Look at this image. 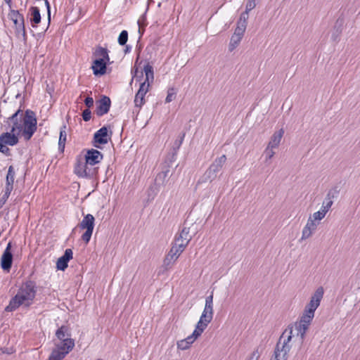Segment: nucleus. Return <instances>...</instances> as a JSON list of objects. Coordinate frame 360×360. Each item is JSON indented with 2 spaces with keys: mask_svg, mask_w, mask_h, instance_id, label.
Returning a JSON list of instances; mask_svg holds the SVG:
<instances>
[{
  "mask_svg": "<svg viewBox=\"0 0 360 360\" xmlns=\"http://www.w3.org/2000/svg\"><path fill=\"white\" fill-rule=\"evenodd\" d=\"M56 336L59 342H54L55 347L47 360H63L75 347V341L71 338L68 326H60L56 330Z\"/></svg>",
  "mask_w": 360,
  "mask_h": 360,
  "instance_id": "obj_1",
  "label": "nucleus"
},
{
  "mask_svg": "<svg viewBox=\"0 0 360 360\" xmlns=\"http://www.w3.org/2000/svg\"><path fill=\"white\" fill-rule=\"evenodd\" d=\"M36 295V286L32 281L26 282L18 291L17 294L11 299L9 304L6 307V311H13L19 307L23 305L30 307Z\"/></svg>",
  "mask_w": 360,
  "mask_h": 360,
  "instance_id": "obj_2",
  "label": "nucleus"
},
{
  "mask_svg": "<svg viewBox=\"0 0 360 360\" xmlns=\"http://www.w3.org/2000/svg\"><path fill=\"white\" fill-rule=\"evenodd\" d=\"M293 327L288 326L280 336L274 349L273 356L270 360H287L291 349L290 342L293 337Z\"/></svg>",
  "mask_w": 360,
  "mask_h": 360,
  "instance_id": "obj_3",
  "label": "nucleus"
},
{
  "mask_svg": "<svg viewBox=\"0 0 360 360\" xmlns=\"http://www.w3.org/2000/svg\"><path fill=\"white\" fill-rule=\"evenodd\" d=\"M324 294V289L322 286L319 287L311 295L309 302L305 306L302 316L306 319L313 320L315 311L319 307Z\"/></svg>",
  "mask_w": 360,
  "mask_h": 360,
  "instance_id": "obj_4",
  "label": "nucleus"
},
{
  "mask_svg": "<svg viewBox=\"0 0 360 360\" xmlns=\"http://www.w3.org/2000/svg\"><path fill=\"white\" fill-rule=\"evenodd\" d=\"M37 121L36 114L31 110H26L22 117L23 136L25 140H30L37 131Z\"/></svg>",
  "mask_w": 360,
  "mask_h": 360,
  "instance_id": "obj_5",
  "label": "nucleus"
},
{
  "mask_svg": "<svg viewBox=\"0 0 360 360\" xmlns=\"http://www.w3.org/2000/svg\"><path fill=\"white\" fill-rule=\"evenodd\" d=\"M226 161V156L225 155H222L221 156L216 158L208 167V169L205 171L203 176V181H212L214 179H215L217 173L222 169Z\"/></svg>",
  "mask_w": 360,
  "mask_h": 360,
  "instance_id": "obj_6",
  "label": "nucleus"
},
{
  "mask_svg": "<svg viewBox=\"0 0 360 360\" xmlns=\"http://www.w3.org/2000/svg\"><path fill=\"white\" fill-rule=\"evenodd\" d=\"M18 135L10 131L0 135V152L6 156L11 155L10 149L7 146H13L18 143Z\"/></svg>",
  "mask_w": 360,
  "mask_h": 360,
  "instance_id": "obj_7",
  "label": "nucleus"
},
{
  "mask_svg": "<svg viewBox=\"0 0 360 360\" xmlns=\"http://www.w3.org/2000/svg\"><path fill=\"white\" fill-rule=\"evenodd\" d=\"M94 217L91 214H87L78 225L81 229H86L85 232L81 236L82 240L86 244L89 243L91 240L94 229Z\"/></svg>",
  "mask_w": 360,
  "mask_h": 360,
  "instance_id": "obj_8",
  "label": "nucleus"
},
{
  "mask_svg": "<svg viewBox=\"0 0 360 360\" xmlns=\"http://www.w3.org/2000/svg\"><path fill=\"white\" fill-rule=\"evenodd\" d=\"M8 16L15 25L16 34H22L23 39L26 40L27 34L22 14L20 13L18 11L11 10Z\"/></svg>",
  "mask_w": 360,
  "mask_h": 360,
  "instance_id": "obj_9",
  "label": "nucleus"
},
{
  "mask_svg": "<svg viewBox=\"0 0 360 360\" xmlns=\"http://www.w3.org/2000/svg\"><path fill=\"white\" fill-rule=\"evenodd\" d=\"M191 239L192 236L190 235L189 228L184 227L181 232L175 236L172 245L176 246L181 251H184Z\"/></svg>",
  "mask_w": 360,
  "mask_h": 360,
  "instance_id": "obj_10",
  "label": "nucleus"
},
{
  "mask_svg": "<svg viewBox=\"0 0 360 360\" xmlns=\"http://www.w3.org/2000/svg\"><path fill=\"white\" fill-rule=\"evenodd\" d=\"M172 163L169 162V160L166 159L162 164V171L159 172L155 178V185L158 187L165 186L169 181V168Z\"/></svg>",
  "mask_w": 360,
  "mask_h": 360,
  "instance_id": "obj_11",
  "label": "nucleus"
},
{
  "mask_svg": "<svg viewBox=\"0 0 360 360\" xmlns=\"http://www.w3.org/2000/svg\"><path fill=\"white\" fill-rule=\"evenodd\" d=\"M110 129V126H103V127H101L95 132L94 135V141L95 147H98L96 143L106 144L108 142V140L111 139L112 134V132L111 131H110V133H108Z\"/></svg>",
  "mask_w": 360,
  "mask_h": 360,
  "instance_id": "obj_12",
  "label": "nucleus"
},
{
  "mask_svg": "<svg viewBox=\"0 0 360 360\" xmlns=\"http://www.w3.org/2000/svg\"><path fill=\"white\" fill-rule=\"evenodd\" d=\"M22 110L18 109L14 114H13L8 119V122H11L13 125L10 129L11 132L19 135L20 132H23V124L22 120Z\"/></svg>",
  "mask_w": 360,
  "mask_h": 360,
  "instance_id": "obj_13",
  "label": "nucleus"
},
{
  "mask_svg": "<svg viewBox=\"0 0 360 360\" xmlns=\"http://www.w3.org/2000/svg\"><path fill=\"white\" fill-rule=\"evenodd\" d=\"M312 320L306 319L304 316H301L299 322H296L295 324V330L297 332V336L300 337L301 342H302L305 338L306 333L309 329V325Z\"/></svg>",
  "mask_w": 360,
  "mask_h": 360,
  "instance_id": "obj_14",
  "label": "nucleus"
},
{
  "mask_svg": "<svg viewBox=\"0 0 360 360\" xmlns=\"http://www.w3.org/2000/svg\"><path fill=\"white\" fill-rule=\"evenodd\" d=\"M149 89V84L146 82H141L139 89L134 97V105L140 109L146 103L145 96Z\"/></svg>",
  "mask_w": 360,
  "mask_h": 360,
  "instance_id": "obj_15",
  "label": "nucleus"
},
{
  "mask_svg": "<svg viewBox=\"0 0 360 360\" xmlns=\"http://www.w3.org/2000/svg\"><path fill=\"white\" fill-rule=\"evenodd\" d=\"M184 251L180 250L176 246H172L166 255L163 261V266L166 269L171 268V266L176 262L179 256Z\"/></svg>",
  "mask_w": 360,
  "mask_h": 360,
  "instance_id": "obj_16",
  "label": "nucleus"
},
{
  "mask_svg": "<svg viewBox=\"0 0 360 360\" xmlns=\"http://www.w3.org/2000/svg\"><path fill=\"white\" fill-rule=\"evenodd\" d=\"M111 106L110 98L107 96H102L101 98L96 101V113L97 116L102 117L107 114Z\"/></svg>",
  "mask_w": 360,
  "mask_h": 360,
  "instance_id": "obj_17",
  "label": "nucleus"
},
{
  "mask_svg": "<svg viewBox=\"0 0 360 360\" xmlns=\"http://www.w3.org/2000/svg\"><path fill=\"white\" fill-rule=\"evenodd\" d=\"M11 242L7 244L1 258V266L4 271H8L12 266L13 254L11 252Z\"/></svg>",
  "mask_w": 360,
  "mask_h": 360,
  "instance_id": "obj_18",
  "label": "nucleus"
},
{
  "mask_svg": "<svg viewBox=\"0 0 360 360\" xmlns=\"http://www.w3.org/2000/svg\"><path fill=\"white\" fill-rule=\"evenodd\" d=\"M103 154L96 149L88 150L85 155V160L89 165H95L103 160Z\"/></svg>",
  "mask_w": 360,
  "mask_h": 360,
  "instance_id": "obj_19",
  "label": "nucleus"
},
{
  "mask_svg": "<svg viewBox=\"0 0 360 360\" xmlns=\"http://www.w3.org/2000/svg\"><path fill=\"white\" fill-rule=\"evenodd\" d=\"M338 194V191L336 189L330 190L327 193L324 200L323 201L321 211H322L325 214L329 211L331 206L333 204V199L337 197Z\"/></svg>",
  "mask_w": 360,
  "mask_h": 360,
  "instance_id": "obj_20",
  "label": "nucleus"
},
{
  "mask_svg": "<svg viewBox=\"0 0 360 360\" xmlns=\"http://www.w3.org/2000/svg\"><path fill=\"white\" fill-rule=\"evenodd\" d=\"M110 61L103 60L101 58H95L93 61L91 69L94 75H103L106 72L107 64Z\"/></svg>",
  "mask_w": 360,
  "mask_h": 360,
  "instance_id": "obj_21",
  "label": "nucleus"
},
{
  "mask_svg": "<svg viewBox=\"0 0 360 360\" xmlns=\"http://www.w3.org/2000/svg\"><path fill=\"white\" fill-rule=\"evenodd\" d=\"M72 255L73 253L71 249H66L64 255L59 257L57 261V269L64 271L68 266V262L72 258Z\"/></svg>",
  "mask_w": 360,
  "mask_h": 360,
  "instance_id": "obj_22",
  "label": "nucleus"
},
{
  "mask_svg": "<svg viewBox=\"0 0 360 360\" xmlns=\"http://www.w3.org/2000/svg\"><path fill=\"white\" fill-rule=\"evenodd\" d=\"M317 224L312 220L310 217L307 221V224L304 227L302 233V240H305L309 238L313 232L316 230Z\"/></svg>",
  "mask_w": 360,
  "mask_h": 360,
  "instance_id": "obj_23",
  "label": "nucleus"
},
{
  "mask_svg": "<svg viewBox=\"0 0 360 360\" xmlns=\"http://www.w3.org/2000/svg\"><path fill=\"white\" fill-rule=\"evenodd\" d=\"M75 173L81 178L91 179L93 177V172H86L85 170L84 162H77L75 166Z\"/></svg>",
  "mask_w": 360,
  "mask_h": 360,
  "instance_id": "obj_24",
  "label": "nucleus"
},
{
  "mask_svg": "<svg viewBox=\"0 0 360 360\" xmlns=\"http://www.w3.org/2000/svg\"><path fill=\"white\" fill-rule=\"evenodd\" d=\"M283 134L284 130L283 129H281L278 131L274 132V134L271 136L270 141L269 142L267 146L273 148H278Z\"/></svg>",
  "mask_w": 360,
  "mask_h": 360,
  "instance_id": "obj_25",
  "label": "nucleus"
},
{
  "mask_svg": "<svg viewBox=\"0 0 360 360\" xmlns=\"http://www.w3.org/2000/svg\"><path fill=\"white\" fill-rule=\"evenodd\" d=\"M93 56L96 58H101L105 61H110L108 50L102 46H97L93 52Z\"/></svg>",
  "mask_w": 360,
  "mask_h": 360,
  "instance_id": "obj_26",
  "label": "nucleus"
},
{
  "mask_svg": "<svg viewBox=\"0 0 360 360\" xmlns=\"http://www.w3.org/2000/svg\"><path fill=\"white\" fill-rule=\"evenodd\" d=\"M184 136H185V134H183L179 139H176L174 141V146H173V152H172V155H170L169 157H167L166 158L167 160H169L170 163H173L176 160V155L177 151L183 143Z\"/></svg>",
  "mask_w": 360,
  "mask_h": 360,
  "instance_id": "obj_27",
  "label": "nucleus"
},
{
  "mask_svg": "<svg viewBox=\"0 0 360 360\" xmlns=\"http://www.w3.org/2000/svg\"><path fill=\"white\" fill-rule=\"evenodd\" d=\"M30 13L31 15L30 21L32 27H34L35 24H38L41 21L40 11L38 7L32 6L30 8Z\"/></svg>",
  "mask_w": 360,
  "mask_h": 360,
  "instance_id": "obj_28",
  "label": "nucleus"
},
{
  "mask_svg": "<svg viewBox=\"0 0 360 360\" xmlns=\"http://www.w3.org/2000/svg\"><path fill=\"white\" fill-rule=\"evenodd\" d=\"M67 138V126L63 124L60 129V136L58 140V148L60 150H63L65 146Z\"/></svg>",
  "mask_w": 360,
  "mask_h": 360,
  "instance_id": "obj_29",
  "label": "nucleus"
},
{
  "mask_svg": "<svg viewBox=\"0 0 360 360\" xmlns=\"http://www.w3.org/2000/svg\"><path fill=\"white\" fill-rule=\"evenodd\" d=\"M343 25L344 19L342 18H338L334 25V32L332 34V39L333 41H336L337 38L342 32Z\"/></svg>",
  "mask_w": 360,
  "mask_h": 360,
  "instance_id": "obj_30",
  "label": "nucleus"
},
{
  "mask_svg": "<svg viewBox=\"0 0 360 360\" xmlns=\"http://www.w3.org/2000/svg\"><path fill=\"white\" fill-rule=\"evenodd\" d=\"M143 71L146 75V79L143 82H146V84L150 85V82H153L154 79L153 68L149 63H148L144 65Z\"/></svg>",
  "mask_w": 360,
  "mask_h": 360,
  "instance_id": "obj_31",
  "label": "nucleus"
},
{
  "mask_svg": "<svg viewBox=\"0 0 360 360\" xmlns=\"http://www.w3.org/2000/svg\"><path fill=\"white\" fill-rule=\"evenodd\" d=\"M15 179V171L12 165L8 167L6 179V186L13 188V183Z\"/></svg>",
  "mask_w": 360,
  "mask_h": 360,
  "instance_id": "obj_32",
  "label": "nucleus"
},
{
  "mask_svg": "<svg viewBox=\"0 0 360 360\" xmlns=\"http://www.w3.org/2000/svg\"><path fill=\"white\" fill-rule=\"evenodd\" d=\"M203 311L205 313H207L212 316H213L214 314V310H213V293H212L210 295L207 296L205 299V304L203 309Z\"/></svg>",
  "mask_w": 360,
  "mask_h": 360,
  "instance_id": "obj_33",
  "label": "nucleus"
},
{
  "mask_svg": "<svg viewBox=\"0 0 360 360\" xmlns=\"http://www.w3.org/2000/svg\"><path fill=\"white\" fill-rule=\"evenodd\" d=\"M208 324L209 323H207L204 322L203 321L199 320L196 324L195 329L193 331L195 333V335H197L198 336H200L201 334L205 330V329L208 326Z\"/></svg>",
  "mask_w": 360,
  "mask_h": 360,
  "instance_id": "obj_34",
  "label": "nucleus"
},
{
  "mask_svg": "<svg viewBox=\"0 0 360 360\" xmlns=\"http://www.w3.org/2000/svg\"><path fill=\"white\" fill-rule=\"evenodd\" d=\"M159 190L160 188L155 185L150 186L147 191L148 200H153L157 195Z\"/></svg>",
  "mask_w": 360,
  "mask_h": 360,
  "instance_id": "obj_35",
  "label": "nucleus"
},
{
  "mask_svg": "<svg viewBox=\"0 0 360 360\" xmlns=\"http://www.w3.org/2000/svg\"><path fill=\"white\" fill-rule=\"evenodd\" d=\"M241 39H242V38L233 34L231 37V40H230V43H229V51H233L238 46Z\"/></svg>",
  "mask_w": 360,
  "mask_h": 360,
  "instance_id": "obj_36",
  "label": "nucleus"
},
{
  "mask_svg": "<svg viewBox=\"0 0 360 360\" xmlns=\"http://www.w3.org/2000/svg\"><path fill=\"white\" fill-rule=\"evenodd\" d=\"M246 27L247 26H245V25H239L237 23V27L235 29L233 35L239 37L240 38H243L244 33L245 32V30H246Z\"/></svg>",
  "mask_w": 360,
  "mask_h": 360,
  "instance_id": "obj_37",
  "label": "nucleus"
},
{
  "mask_svg": "<svg viewBox=\"0 0 360 360\" xmlns=\"http://www.w3.org/2000/svg\"><path fill=\"white\" fill-rule=\"evenodd\" d=\"M128 40V32L127 30H122L118 37V43L121 46L126 44Z\"/></svg>",
  "mask_w": 360,
  "mask_h": 360,
  "instance_id": "obj_38",
  "label": "nucleus"
},
{
  "mask_svg": "<svg viewBox=\"0 0 360 360\" xmlns=\"http://www.w3.org/2000/svg\"><path fill=\"white\" fill-rule=\"evenodd\" d=\"M249 12L250 11H248V10L245 9V11L240 14L237 23L247 26Z\"/></svg>",
  "mask_w": 360,
  "mask_h": 360,
  "instance_id": "obj_39",
  "label": "nucleus"
},
{
  "mask_svg": "<svg viewBox=\"0 0 360 360\" xmlns=\"http://www.w3.org/2000/svg\"><path fill=\"white\" fill-rule=\"evenodd\" d=\"M12 191H13V188H9V187L5 186L4 194L0 199V205H3L4 204H5V202L7 201L8 198H9Z\"/></svg>",
  "mask_w": 360,
  "mask_h": 360,
  "instance_id": "obj_40",
  "label": "nucleus"
},
{
  "mask_svg": "<svg viewBox=\"0 0 360 360\" xmlns=\"http://www.w3.org/2000/svg\"><path fill=\"white\" fill-rule=\"evenodd\" d=\"M273 148H269L267 146L264 152V154L265 155L266 160L265 162H267L269 160H270L274 155H275V152L274 151Z\"/></svg>",
  "mask_w": 360,
  "mask_h": 360,
  "instance_id": "obj_41",
  "label": "nucleus"
},
{
  "mask_svg": "<svg viewBox=\"0 0 360 360\" xmlns=\"http://www.w3.org/2000/svg\"><path fill=\"white\" fill-rule=\"evenodd\" d=\"M175 96H176V91H175L174 89V88L169 89V90L167 91V97L165 98V102L170 103L171 101H172L174 99Z\"/></svg>",
  "mask_w": 360,
  "mask_h": 360,
  "instance_id": "obj_42",
  "label": "nucleus"
},
{
  "mask_svg": "<svg viewBox=\"0 0 360 360\" xmlns=\"http://www.w3.org/2000/svg\"><path fill=\"white\" fill-rule=\"evenodd\" d=\"M191 345L184 339L177 342V347L181 350L188 349Z\"/></svg>",
  "mask_w": 360,
  "mask_h": 360,
  "instance_id": "obj_43",
  "label": "nucleus"
},
{
  "mask_svg": "<svg viewBox=\"0 0 360 360\" xmlns=\"http://www.w3.org/2000/svg\"><path fill=\"white\" fill-rule=\"evenodd\" d=\"M212 318H213V316H212V315L202 311L199 320L203 321L204 322H205L207 323H210L212 321Z\"/></svg>",
  "mask_w": 360,
  "mask_h": 360,
  "instance_id": "obj_44",
  "label": "nucleus"
},
{
  "mask_svg": "<svg viewBox=\"0 0 360 360\" xmlns=\"http://www.w3.org/2000/svg\"><path fill=\"white\" fill-rule=\"evenodd\" d=\"M326 214L321 210L316 212L312 215V220L315 221L316 220H321L325 217Z\"/></svg>",
  "mask_w": 360,
  "mask_h": 360,
  "instance_id": "obj_45",
  "label": "nucleus"
},
{
  "mask_svg": "<svg viewBox=\"0 0 360 360\" xmlns=\"http://www.w3.org/2000/svg\"><path fill=\"white\" fill-rule=\"evenodd\" d=\"M256 0H248L246 3L245 8L248 11H250L256 7Z\"/></svg>",
  "mask_w": 360,
  "mask_h": 360,
  "instance_id": "obj_46",
  "label": "nucleus"
},
{
  "mask_svg": "<svg viewBox=\"0 0 360 360\" xmlns=\"http://www.w3.org/2000/svg\"><path fill=\"white\" fill-rule=\"evenodd\" d=\"M82 118L83 120L85 121V122H88L90 120L91 117V112L89 109H85L83 112H82Z\"/></svg>",
  "mask_w": 360,
  "mask_h": 360,
  "instance_id": "obj_47",
  "label": "nucleus"
},
{
  "mask_svg": "<svg viewBox=\"0 0 360 360\" xmlns=\"http://www.w3.org/2000/svg\"><path fill=\"white\" fill-rule=\"evenodd\" d=\"M198 337H199V336H198V335H195L194 332H193V333H192L191 335L188 336V337H187L186 338H185L184 340H185L186 342H188V343L190 345H191L194 342V341H195V340Z\"/></svg>",
  "mask_w": 360,
  "mask_h": 360,
  "instance_id": "obj_48",
  "label": "nucleus"
},
{
  "mask_svg": "<svg viewBox=\"0 0 360 360\" xmlns=\"http://www.w3.org/2000/svg\"><path fill=\"white\" fill-rule=\"evenodd\" d=\"M84 103L86 105V107L88 108V109H89L90 108H91L94 105L93 98L90 97V96L86 97L84 100Z\"/></svg>",
  "mask_w": 360,
  "mask_h": 360,
  "instance_id": "obj_49",
  "label": "nucleus"
},
{
  "mask_svg": "<svg viewBox=\"0 0 360 360\" xmlns=\"http://www.w3.org/2000/svg\"><path fill=\"white\" fill-rule=\"evenodd\" d=\"M146 20V15H143L138 20V25L139 27V32H141V28L142 26L145 25L144 22Z\"/></svg>",
  "mask_w": 360,
  "mask_h": 360,
  "instance_id": "obj_50",
  "label": "nucleus"
},
{
  "mask_svg": "<svg viewBox=\"0 0 360 360\" xmlns=\"http://www.w3.org/2000/svg\"><path fill=\"white\" fill-rule=\"evenodd\" d=\"M45 5H46V7L47 8V11H48V21H49V24L50 23V21H51V6H50V4L48 0H45Z\"/></svg>",
  "mask_w": 360,
  "mask_h": 360,
  "instance_id": "obj_51",
  "label": "nucleus"
},
{
  "mask_svg": "<svg viewBox=\"0 0 360 360\" xmlns=\"http://www.w3.org/2000/svg\"><path fill=\"white\" fill-rule=\"evenodd\" d=\"M137 72H138V69H136L135 71H134V73L132 79L136 77V79L137 81H141V79L143 77V72H141V75L140 76L136 75ZM131 73L133 74V72ZM131 81H133V79H131Z\"/></svg>",
  "mask_w": 360,
  "mask_h": 360,
  "instance_id": "obj_52",
  "label": "nucleus"
},
{
  "mask_svg": "<svg viewBox=\"0 0 360 360\" xmlns=\"http://www.w3.org/2000/svg\"><path fill=\"white\" fill-rule=\"evenodd\" d=\"M257 353V351L253 352L252 356L249 359V360H257L259 358Z\"/></svg>",
  "mask_w": 360,
  "mask_h": 360,
  "instance_id": "obj_53",
  "label": "nucleus"
},
{
  "mask_svg": "<svg viewBox=\"0 0 360 360\" xmlns=\"http://www.w3.org/2000/svg\"><path fill=\"white\" fill-rule=\"evenodd\" d=\"M84 165H85V170L86 172H93V176H94V173H95V169H90L88 166V165H89V164H87L86 162H84Z\"/></svg>",
  "mask_w": 360,
  "mask_h": 360,
  "instance_id": "obj_54",
  "label": "nucleus"
},
{
  "mask_svg": "<svg viewBox=\"0 0 360 360\" xmlns=\"http://www.w3.org/2000/svg\"><path fill=\"white\" fill-rule=\"evenodd\" d=\"M131 46L129 45H126L125 49H124V53H129L131 51Z\"/></svg>",
  "mask_w": 360,
  "mask_h": 360,
  "instance_id": "obj_55",
  "label": "nucleus"
},
{
  "mask_svg": "<svg viewBox=\"0 0 360 360\" xmlns=\"http://www.w3.org/2000/svg\"><path fill=\"white\" fill-rule=\"evenodd\" d=\"M5 2L8 5V6H11V0H4Z\"/></svg>",
  "mask_w": 360,
  "mask_h": 360,
  "instance_id": "obj_56",
  "label": "nucleus"
},
{
  "mask_svg": "<svg viewBox=\"0 0 360 360\" xmlns=\"http://www.w3.org/2000/svg\"><path fill=\"white\" fill-rule=\"evenodd\" d=\"M158 7H160L161 6V3L160 2L158 5Z\"/></svg>",
  "mask_w": 360,
  "mask_h": 360,
  "instance_id": "obj_57",
  "label": "nucleus"
}]
</instances>
